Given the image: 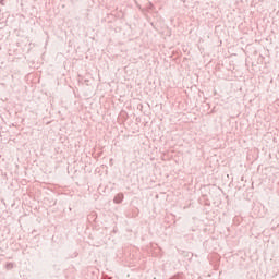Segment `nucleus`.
<instances>
[{"instance_id": "nucleus-1", "label": "nucleus", "mask_w": 279, "mask_h": 279, "mask_svg": "<svg viewBox=\"0 0 279 279\" xmlns=\"http://www.w3.org/2000/svg\"><path fill=\"white\" fill-rule=\"evenodd\" d=\"M123 198H124L123 193H119L114 196L113 202L114 204H121V202H123Z\"/></svg>"}, {"instance_id": "nucleus-2", "label": "nucleus", "mask_w": 279, "mask_h": 279, "mask_svg": "<svg viewBox=\"0 0 279 279\" xmlns=\"http://www.w3.org/2000/svg\"><path fill=\"white\" fill-rule=\"evenodd\" d=\"M5 269H7V271H10V270L14 269V263L8 262L5 264Z\"/></svg>"}, {"instance_id": "nucleus-3", "label": "nucleus", "mask_w": 279, "mask_h": 279, "mask_svg": "<svg viewBox=\"0 0 279 279\" xmlns=\"http://www.w3.org/2000/svg\"><path fill=\"white\" fill-rule=\"evenodd\" d=\"M3 1H5V0H0V5H4Z\"/></svg>"}]
</instances>
